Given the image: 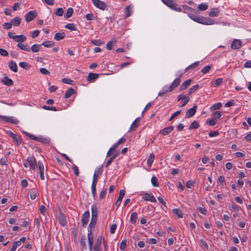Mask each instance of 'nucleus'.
Segmentation results:
<instances>
[{"mask_svg": "<svg viewBox=\"0 0 251 251\" xmlns=\"http://www.w3.org/2000/svg\"><path fill=\"white\" fill-rule=\"evenodd\" d=\"M92 218L91 223L89 225V228L88 229V235H92L94 234L93 232L92 229L95 228V225L96 224V222L97 220V216H98V210L97 206L96 205H93L92 206Z\"/></svg>", "mask_w": 251, "mask_h": 251, "instance_id": "obj_1", "label": "nucleus"}, {"mask_svg": "<svg viewBox=\"0 0 251 251\" xmlns=\"http://www.w3.org/2000/svg\"><path fill=\"white\" fill-rule=\"evenodd\" d=\"M189 17L193 21L201 24L210 25L215 23V21L201 16H196L193 14H189Z\"/></svg>", "mask_w": 251, "mask_h": 251, "instance_id": "obj_2", "label": "nucleus"}, {"mask_svg": "<svg viewBox=\"0 0 251 251\" xmlns=\"http://www.w3.org/2000/svg\"><path fill=\"white\" fill-rule=\"evenodd\" d=\"M102 170L101 167L99 168L97 170H96L93 178V182L91 186L92 193L93 197H95L96 194V185L98 182V178L99 176L101 174Z\"/></svg>", "mask_w": 251, "mask_h": 251, "instance_id": "obj_3", "label": "nucleus"}, {"mask_svg": "<svg viewBox=\"0 0 251 251\" xmlns=\"http://www.w3.org/2000/svg\"><path fill=\"white\" fill-rule=\"evenodd\" d=\"M91 1L97 8L103 11L106 9L107 5L103 1L100 0H91Z\"/></svg>", "mask_w": 251, "mask_h": 251, "instance_id": "obj_4", "label": "nucleus"}, {"mask_svg": "<svg viewBox=\"0 0 251 251\" xmlns=\"http://www.w3.org/2000/svg\"><path fill=\"white\" fill-rule=\"evenodd\" d=\"M6 132L17 146H19L22 143V139L20 136L14 134L11 131H7Z\"/></svg>", "mask_w": 251, "mask_h": 251, "instance_id": "obj_5", "label": "nucleus"}, {"mask_svg": "<svg viewBox=\"0 0 251 251\" xmlns=\"http://www.w3.org/2000/svg\"><path fill=\"white\" fill-rule=\"evenodd\" d=\"M37 13L35 11H30L25 16V20L27 22H29L34 19L37 16Z\"/></svg>", "mask_w": 251, "mask_h": 251, "instance_id": "obj_6", "label": "nucleus"}, {"mask_svg": "<svg viewBox=\"0 0 251 251\" xmlns=\"http://www.w3.org/2000/svg\"><path fill=\"white\" fill-rule=\"evenodd\" d=\"M27 161L32 169L35 170L36 169L37 167L36 160L33 156L28 157Z\"/></svg>", "mask_w": 251, "mask_h": 251, "instance_id": "obj_7", "label": "nucleus"}, {"mask_svg": "<svg viewBox=\"0 0 251 251\" xmlns=\"http://www.w3.org/2000/svg\"><path fill=\"white\" fill-rule=\"evenodd\" d=\"M242 46V42L240 40L234 39L231 44V48L233 50L240 49Z\"/></svg>", "mask_w": 251, "mask_h": 251, "instance_id": "obj_8", "label": "nucleus"}, {"mask_svg": "<svg viewBox=\"0 0 251 251\" xmlns=\"http://www.w3.org/2000/svg\"><path fill=\"white\" fill-rule=\"evenodd\" d=\"M197 108V105H194V106L192 108L189 109L186 112L185 118H189L193 116L196 112Z\"/></svg>", "mask_w": 251, "mask_h": 251, "instance_id": "obj_9", "label": "nucleus"}, {"mask_svg": "<svg viewBox=\"0 0 251 251\" xmlns=\"http://www.w3.org/2000/svg\"><path fill=\"white\" fill-rule=\"evenodd\" d=\"M89 218V212L88 211H86L84 212L82 216V225L84 227L88 223Z\"/></svg>", "mask_w": 251, "mask_h": 251, "instance_id": "obj_10", "label": "nucleus"}, {"mask_svg": "<svg viewBox=\"0 0 251 251\" xmlns=\"http://www.w3.org/2000/svg\"><path fill=\"white\" fill-rule=\"evenodd\" d=\"M1 119L4 121L14 124H17L19 123L18 120L14 119L12 117L1 116Z\"/></svg>", "mask_w": 251, "mask_h": 251, "instance_id": "obj_11", "label": "nucleus"}, {"mask_svg": "<svg viewBox=\"0 0 251 251\" xmlns=\"http://www.w3.org/2000/svg\"><path fill=\"white\" fill-rule=\"evenodd\" d=\"M177 98L178 101L180 100H184V101L182 102L180 106H185L190 100L189 97L186 96V95H180L178 96Z\"/></svg>", "mask_w": 251, "mask_h": 251, "instance_id": "obj_12", "label": "nucleus"}, {"mask_svg": "<svg viewBox=\"0 0 251 251\" xmlns=\"http://www.w3.org/2000/svg\"><path fill=\"white\" fill-rule=\"evenodd\" d=\"M180 79L179 78H176L175 79V80L173 82V83L171 84V85L169 87V89L170 91H172L174 90V88L177 87L180 84Z\"/></svg>", "mask_w": 251, "mask_h": 251, "instance_id": "obj_13", "label": "nucleus"}, {"mask_svg": "<svg viewBox=\"0 0 251 251\" xmlns=\"http://www.w3.org/2000/svg\"><path fill=\"white\" fill-rule=\"evenodd\" d=\"M142 198L146 201H150L154 202L156 201L155 197L153 195H151L147 193L144 195Z\"/></svg>", "mask_w": 251, "mask_h": 251, "instance_id": "obj_14", "label": "nucleus"}, {"mask_svg": "<svg viewBox=\"0 0 251 251\" xmlns=\"http://www.w3.org/2000/svg\"><path fill=\"white\" fill-rule=\"evenodd\" d=\"M2 83L8 86H10L13 85V80L8 78L7 76H4L3 77L2 79L1 80Z\"/></svg>", "mask_w": 251, "mask_h": 251, "instance_id": "obj_15", "label": "nucleus"}, {"mask_svg": "<svg viewBox=\"0 0 251 251\" xmlns=\"http://www.w3.org/2000/svg\"><path fill=\"white\" fill-rule=\"evenodd\" d=\"M174 129L173 126H170L166 128H164L162 130H161L159 133L163 135H166L171 133Z\"/></svg>", "mask_w": 251, "mask_h": 251, "instance_id": "obj_16", "label": "nucleus"}, {"mask_svg": "<svg viewBox=\"0 0 251 251\" xmlns=\"http://www.w3.org/2000/svg\"><path fill=\"white\" fill-rule=\"evenodd\" d=\"M125 195V191L124 190H121L120 192L119 196L116 202V205L117 206H119L121 203Z\"/></svg>", "mask_w": 251, "mask_h": 251, "instance_id": "obj_17", "label": "nucleus"}, {"mask_svg": "<svg viewBox=\"0 0 251 251\" xmlns=\"http://www.w3.org/2000/svg\"><path fill=\"white\" fill-rule=\"evenodd\" d=\"M162 1L171 8H175L176 2L175 0H161Z\"/></svg>", "mask_w": 251, "mask_h": 251, "instance_id": "obj_18", "label": "nucleus"}, {"mask_svg": "<svg viewBox=\"0 0 251 251\" xmlns=\"http://www.w3.org/2000/svg\"><path fill=\"white\" fill-rule=\"evenodd\" d=\"M8 66L9 69L14 72H17L18 67L15 62L13 61H10L8 62Z\"/></svg>", "mask_w": 251, "mask_h": 251, "instance_id": "obj_19", "label": "nucleus"}, {"mask_svg": "<svg viewBox=\"0 0 251 251\" xmlns=\"http://www.w3.org/2000/svg\"><path fill=\"white\" fill-rule=\"evenodd\" d=\"M192 79H189L184 82L179 87V91H183L186 89L190 85Z\"/></svg>", "mask_w": 251, "mask_h": 251, "instance_id": "obj_20", "label": "nucleus"}, {"mask_svg": "<svg viewBox=\"0 0 251 251\" xmlns=\"http://www.w3.org/2000/svg\"><path fill=\"white\" fill-rule=\"evenodd\" d=\"M26 39V36L24 35H15V37L13 38V40L17 42H23L25 41Z\"/></svg>", "mask_w": 251, "mask_h": 251, "instance_id": "obj_21", "label": "nucleus"}, {"mask_svg": "<svg viewBox=\"0 0 251 251\" xmlns=\"http://www.w3.org/2000/svg\"><path fill=\"white\" fill-rule=\"evenodd\" d=\"M99 76V75L98 74L90 73L88 75L87 80L88 81L90 82L98 78Z\"/></svg>", "mask_w": 251, "mask_h": 251, "instance_id": "obj_22", "label": "nucleus"}, {"mask_svg": "<svg viewBox=\"0 0 251 251\" xmlns=\"http://www.w3.org/2000/svg\"><path fill=\"white\" fill-rule=\"evenodd\" d=\"M17 46L18 48H19L22 50H25L26 51H28V52L30 51V48L27 44L25 45L24 44L19 43Z\"/></svg>", "mask_w": 251, "mask_h": 251, "instance_id": "obj_23", "label": "nucleus"}, {"mask_svg": "<svg viewBox=\"0 0 251 251\" xmlns=\"http://www.w3.org/2000/svg\"><path fill=\"white\" fill-rule=\"evenodd\" d=\"M65 37V33L64 32H58L56 33L54 36V39L57 41H60L64 39Z\"/></svg>", "mask_w": 251, "mask_h": 251, "instance_id": "obj_24", "label": "nucleus"}, {"mask_svg": "<svg viewBox=\"0 0 251 251\" xmlns=\"http://www.w3.org/2000/svg\"><path fill=\"white\" fill-rule=\"evenodd\" d=\"M11 23L14 26H17L21 24V19L19 17H16L11 20Z\"/></svg>", "mask_w": 251, "mask_h": 251, "instance_id": "obj_25", "label": "nucleus"}, {"mask_svg": "<svg viewBox=\"0 0 251 251\" xmlns=\"http://www.w3.org/2000/svg\"><path fill=\"white\" fill-rule=\"evenodd\" d=\"M140 118H137L132 124L130 126V130H134L139 125Z\"/></svg>", "mask_w": 251, "mask_h": 251, "instance_id": "obj_26", "label": "nucleus"}, {"mask_svg": "<svg viewBox=\"0 0 251 251\" xmlns=\"http://www.w3.org/2000/svg\"><path fill=\"white\" fill-rule=\"evenodd\" d=\"M75 92V90L73 88H69V89L66 91V92L65 94V98H69L72 95L74 94Z\"/></svg>", "mask_w": 251, "mask_h": 251, "instance_id": "obj_27", "label": "nucleus"}, {"mask_svg": "<svg viewBox=\"0 0 251 251\" xmlns=\"http://www.w3.org/2000/svg\"><path fill=\"white\" fill-rule=\"evenodd\" d=\"M41 49V45L39 44H34L31 47L30 50L33 52H37Z\"/></svg>", "mask_w": 251, "mask_h": 251, "instance_id": "obj_28", "label": "nucleus"}, {"mask_svg": "<svg viewBox=\"0 0 251 251\" xmlns=\"http://www.w3.org/2000/svg\"><path fill=\"white\" fill-rule=\"evenodd\" d=\"M219 12L220 10H219L218 8H213L209 12V16L212 17H216L218 15Z\"/></svg>", "mask_w": 251, "mask_h": 251, "instance_id": "obj_29", "label": "nucleus"}, {"mask_svg": "<svg viewBox=\"0 0 251 251\" xmlns=\"http://www.w3.org/2000/svg\"><path fill=\"white\" fill-rule=\"evenodd\" d=\"M38 141L45 144H49L50 143V139L47 138H44L42 136H39Z\"/></svg>", "mask_w": 251, "mask_h": 251, "instance_id": "obj_30", "label": "nucleus"}, {"mask_svg": "<svg viewBox=\"0 0 251 251\" xmlns=\"http://www.w3.org/2000/svg\"><path fill=\"white\" fill-rule=\"evenodd\" d=\"M172 212L174 214L177 215L179 218H182L183 217L182 212L180 209H174L172 210Z\"/></svg>", "mask_w": 251, "mask_h": 251, "instance_id": "obj_31", "label": "nucleus"}, {"mask_svg": "<svg viewBox=\"0 0 251 251\" xmlns=\"http://www.w3.org/2000/svg\"><path fill=\"white\" fill-rule=\"evenodd\" d=\"M223 82L222 78H219L216 79L214 82H212V86L214 87H216L222 84Z\"/></svg>", "mask_w": 251, "mask_h": 251, "instance_id": "obj_32", "label": "nucleus"}, {"mask_svg": "<svg viewBox=\"0 0 251 251\" xmlns=\"http://www.w3.org/2000/svg\"><path fill=\"white\" fill-rule=\"evenodd\" d=\"M154 159V154L151 153L150 154L149 157L147 160V164L149 167L151 166Z\"/></svg>", "mask_w": 251, "mask_h": 251, "instance_id": "obj_33", "label": "nucleus"}, {"mask_svg": "<svg viewBox=\"0 0 251 251\" xmlns=\"http://www.w3.org/2000/svg\"><path fill=\"white\" fill-rule=\"evenodd\" d=\"M208 5L207 3H202L198 6V9L201 11H205L208 9Z\"/></svg>", "mask_w": 251, "mask_h": 251, "instance_id": "obj_34", "label": "nucleus"}, {"mask_svg": "<svg viewBox=\"0 0 251 251\" xmlns=\"http://www.w3.org/2000/svg\"><path fill=\"white\" fill-rule=\"evenodd\" d=\"M200 126V125L199 123L196 121H194L192 122V123L191 124L189 127V130H191L193 129H197Z\"/></svg>", "mask_w": 251, "mask_h": 251, "instance_id": "obj_35", "label": "nucleus"}, {"mask_svg": "<svg viewBox=\"0 0 251 251\" xmlns=\"http://www.w3.org/2000/svg\"><path fill=\"white\" fill-rule=\"evenodd\" d=\"M87 239L89 243V250L90 251H92V248L94 242L93 236H87Z\"/></svg>", "mask_w": 251, "mask_h": 251, "instance_id": "obj_36", "label": "nucleus"}, {"mask_svg": "<svg viewBox=\"0 0 251 251\" xmlns=\"http://www.w3.org/2000/svg\"><path fill=\"white\" fill-rule=\"evenodd\" d=\"M132 7L131 5L127 6L125 9V18H127L130 16Z\"/></svg>", "mask_w": 251, "mask_h": 251, "instance_id": "obj_37", "label": "nucleus"}, {"mask_svg": "<svg viewBox=\"0 0 251 251\" xmlns=\"http://www.w3.org/2000/svg\"><path fill=\"white\" fill-rule=\"evenodd\" d=\"M118 155V153H117L115 154H113L111 157V158L107 161L106 164H105V167L106 168H107L109 165L113 162V161L114 160V159Z\"/></svg>", "mask_w": 251, "mask_h": 251, "instance_id": "obj_38", "label": "nucleus"}, {"mask_svg": "<svg viewBox=\"0 0 251 251\" xmlns=\"http://www.w3.org/2000/svg\"><path fill=\"white\" fill-rule=\"evenodd\" d=\"M87 240V238L86 236H82L80 241L81 247L82 248V250L86 248V241Z\"/></svg>", "mask_w": 251, "mask_h": 251, "instance_id": "obj_39", "label": "nucleus"}, {"mask_svg": "<svg viewBox=\"0 0 251 251\" xmlns=\"http://www.w3.org/2000/svg\"><path fill=\"white\" fill-rule=\"evenodd\" d=\"M54 43L53 41H46L43 42L41 45H43L47 48H49L52 47L54 45Z\"/></svg>", "mask_w": 251, "mask_h": 251, "instance_id": "obj_40", "label": "nucleus"}, {"mask_svg": "<svg viewBox=\"0 0 251 251\" xmlns=\"http://www.w3.org/2000/svg\"><path fill=\"white\" fill-rule=\"evenodd\" d=\"M73 12H74L73 9L71 7L67 9V12L65 15V18L67 19V18H69L70 17H71L72 16Z\"/></svg>", "mask_w": 251, "mask_h": 251, "instance_id": "obj_41", "label": "nucleus"}, {"mask_svg": "<svg viewBox=\"0 0 251 251\" xmlns=\"http://www.w3.org/2000/svg\"><path fill=\"white\" fill-rule=\"evenodd\" d=\"M199 65V61L194 62V63H193L192 64L189 65L188 67H187L186 68V69H185V72L188 71L190 69H194V68H195L197 67H198Z\"/></svg>", "mask_w": 251, "mask_h": 251, "instance_id": "obj_42", "label": "nucleus"}, {"mask_svg": "<svg viewBox=\"0 0 251 251\" xmlns=\"http://www.w3.org/2000/svg\"><path fill=\"white\" fill-rule=\"evenodd\" d=\"M19 65L21 67L26 70H28L30 67V65L29 63L25 62H20Z\"/></svg>", "mask_w": 251, "mask_h": 251, "instance_id": "obj_43", "label": "nucleus"}, {"mask_svg": "<svg viewBox=\"0 0 251 251\" xmlns=\"http://www.w3.org/2000/svg\"><path fill=\"white\" fill-rule=\"evenodd\" d=\"M137 214L136 212H133L130 217V222L132 224H135L137 219Z\"/></svg>", "mask_w": 251, "mask_h": 251, "instance_id": "obj_44", "label": "nucleus"}, {"mask_svg": "<svg viewBox=\"0 0 251 251\" xmlns=\"http://www.w3.org/2000/svg\"><path fill=\"white\" fill-rule=\"evenodd\" d=\"M55 14L57 16H62L64 13V10L62 8H58L54 12Z\"/></svg>", "mask_w": 251, "mask_h": 251, "instance_id": "obj_45", "label": "nucleus"}, {"mask_svg": "<svg viewBox=\"0 0 251 251\" xmlns=\"http://www.w3.org/2000/svg\"><path fill=\"white\" fill-rule=\"evenodd\" d=\"M212 67V65H209L204 67L201 71V73L205 74L208 73Z\"/></svg>", "mask_w": 251, "mask_h": 251, "instance_id": "obj_46", "label": "nucleus"}, {"mask_svg": "<svg viewBox=\"0 0 251 251\" xmlns=\"http://www.w3.org/2000/svg\"><path fill=\"white\" fill-rule=\"evenodd\" d=\"M20 246V241H15L13 243L12 247L9 251H15L18 247Z\"/></svg>", "mask_w": 251, "mask_h": 251, "instance_id": "obj_47", "label": "nucleus"}, {"mask_svg": "<svg viewBox=\"0 0 251 251\" xmlns=\"http://www.w3.org/2000/svg\"><path fill=\"white\" fill-rule=\"evenodd\" d=\"M101 236H99L97 239V241L95 244L94 247L101 248Z\"/></svg>", "mask_w": 251, "mask_h": 251, "instance_id": "obj_48", "label": "nucleus"}, {"mask_svg": "<svg viewBox=\"0 0 251 251\" xmlns=\"http://www.w3.org/2000/svg\"><path fill=\"white\" fill-rule=\"evenodd\" d=\"M222 113L220 111H215L212 114L213 118L217 120V119L220 118L222 116Z\"/></svg>", "mask_w": 251, "mask_h": 251, "instance_id": "obj_49", "label": "nucleus"}, {"mask_svg": "<svg viewBox=\"0 0 251 251\" xmlns=\"http://www.w3.org/2000/svg\"><path fill=\"white\" fill-rule=\"evenodd\" d=\"M217 120L214 118L212 119H207L206 123L210 126H214L216 124Z\"/></svg>", "mask_w": 251, "mask_h": 251, "instance_id": "obj_50", "label": "nucleus"}, {"mask_svg": "<svg viewBox=\"0 0 251 251\" xmlns=\"http://www.w3.org/2000/svg\"><path fill=\"white\" fill-rule=\"evenodd\" d=\"M59 223L62 226H65L67 224V221L63 216H60L58 218Z\"/></svg>", "mask_w": 251, "mask_h": 251, "instance_id": "obj_51", "label": "nucleus"}, {"mask_svg": "<svg viewBox=\"0 0 251 251\" xmlns=\"http://www.w3.org/2000/svg\"><path fill=\"white\" fill-rule=\"evenodd\" d=\"M151 182L152 184L154 186L157 187L158 186V180L155 176H153L151 177Z\"/></svg>", "mask_w": 251, "mask_h": 251, "instance_id": "obj_52", "label": "nucleus"}, {"mask_svg": "<svg viewBox=\"0 0 251 251\" xmlns=\"http://www.w3.org/2000/svg\"><path fill=\"white\" fill-rule=\"evenodd\" d=\"M222 106V103L221 102H218V103L213 104L211 106V109H214V110L219 109L221 108Z\"/></svg>", "mask_w": 251, "mask_h": 251, "instance_id": "obj_53", "label": "nucleus"}, {"mask_svg": "<svg viewBox=\"0 0 251 251\" xmlns=\"http://www.w3.org/2000/svg\"><path fill=\"white\" fill-rule=\"evenodd\" d=\"M65 27L72 30H76V28L73 24H68L65 25Z\"/></svg>", "mask_w": 251, "mask_h": 251, "instance_id": "obj_54", "label": "nucleus"}, {"mask_svg": "<svg viewBox=\"0 0 251 251\" xmlns=\"http://www.w3.org/2000/svg\"><path fill=\"white\" fill-rule=\"evenodd\" d=\"M126 246V239L123 240L120 244V249L121 251H124Z\"/></svg>", "mask_w": 251, "mask_h": 251, "instance_id": "obj_55", "label": "nucleus"}, {"mask_svg": "<svg viewBox=\"0 0 251 251\" xmlns=\"http://www.w3.org/2000/svg\"><path fill=\"white\" fill-rule=\"evenodd\" d=\"M113 43H116V41L115 40L114 41H109L106 44V48L108 50H110L112 49V45Z\"/></svg>", "mask_w": 251, "mask_h": 251, "instance_id": "obj_56", "label": "nucleus"}, {"mask_svg": "<svg viewBox=\"0 0 251 251\" xmlns=\"http://www.w3.org/2000/svg\"><path fill=\"white\" fill-rule=\"evenodd\" d=\"M107 188L103 189L100 194V200H102L104 198L106 193Z\"/></svg>", "mask_w": 251, "mask_h": 251, "instance_id": "obj_57", "label": "nucleus"}, {"mask_svg": "<svg viewBox=\"0 0 251 251\" xmlns=\"http://www.w3.org/2000/svg\"><path fill=\"white\" fill-rule=\"evenodd\" d=\"M72 169L74 171L75 175L76 176H78L79 172L78 171V167L75 164H73Z\"/></svg>", "mask_w": 251, "mask_h": 251, "instance_id": "obj_58", "label": "nucleus"}, {"mask_svg": "<svg viewBox=\"0 0 251 251\" xmlns=\"http://www.w3.org/2000/svg\"><path fill=\"white\" fill-rule=\"evenodd\" d=\"M181 111L180 110L177 111L176 112H175L170 117L169 119V121H171L172 120H173L175 117L179 115L181 113Z\"/></svg>", "mask_w": 251, "mask_h": 251, "instance_id": "obj_59", "label": "nucleus"}, {"mask_svg": "<svg viewBox=\"0 0 251 251\" xmlns=\"http://www.w3.org/2000/svg\"><path fill=\"white\" fill-rule=\"evenodd\" d=\"M62 81L65 83L69 84H71V85L73 84V83L74 82L73 80H72L70 79H69V78H63L62 79Z\"/></svg>", "mask_w": 251, "mask_h": 251, "instance_id": "obj_60", "label": "nucleus"}, {"mask_svg": "<svg viewBox=\"0 0 251 251\" xmlns=\"http://www.w3.org/2000/svg\"><path fill=\"white\" fill-rule=\"evenodd\" d=\"M0 54L3 56H7L8 52L3 49H0Z\"/></svg>", "mask_w": 251, "mask_h": 251, "instance_id": "obj_61", "label": "nucleus"}, {"mask_svg": "<svg viewBox=\"0 0 251 251\" xmlns=\"http://www.w3.org/2000/svg\"><path fill=\"white\" fill-rule=\"evenodd\" d=\"M117 228V225L116 224H112L111 226L110 231L111 234H114Z\"/></svg>", "mask_w": 251, "mask_h": 251, "instance_id": "obj_62", "label": "nucleus"}, {"mask_svg": "<svg viewBox=\"0 0 251 251\" xmlns=\"http://www.w3.org/2000/svg\"><path fill=\"white\" fill-rule=\"evenodd\" d=\"M40 31L39 30H35L31 33V36L32 38H35L38 36L39 34Z\"/></svg>", "mask_w": 251, "mask_h": 251, "instance_id": "obj_63", "label": "nucleus"}, {"mask_svg": "<svg viewBox=\"0 0 251 251\" xmlns=\"http://www.w3.org/2000/svg\"><path fill=\"white\" fill-rule=\"evenodd\" d=\"M3 26L6 29H9L12 27V23H5L3 24Z\"/></svg>", "mask_w": 251, "mask_h": 251, "instance_id": "obj_64", "label": "nucleus"}]
</instances>
